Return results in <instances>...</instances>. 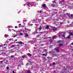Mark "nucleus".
I'll list each match as a JSON object with an SVG mask.
<instances>
[{
    "label": "nucleus",
    "instance_id": "60",
    "mask_svg": "<svg viewBox=\"0 0 73 73\" xmlns=\"http://www.w3.org/2000/svg\"><path fill=\"white\" fill-rule=\"evenodd\" d=\"M71 45H73V42L71 43Z\"/></svg>",
    "mask_w": 73,
    "mask_h": 73
},
{
    "label": "nucleus",
    "instance_id": "39",
    "mask_svg": "<svg viewBox=\"0 0 73 73\" xmlns=\"http://www.w3.org/2000/svg\"><path fill=\"white\" fill-rule=\"evenodd\" d=\"M9 69V67H7V69Z\"/></svg>",
    "mask_w": 73,
    "mask_h": 73
},
{
    "label": "nucleus",
    "instance_id": "1",
    "mask_svg": "<svg viewBox=\"0 0 73 73\" xmlns=\"http://www.w3.org/2000/svg\"><path fill=\"white\" fill-rule=\"evenodd\" d=\"M57 42H58V43H60L59 44V48H60L61 46H62L63 44H62V43H61V42H63V40H58Z\"/></svg>",
    "mask_w": 73,
    "mask_h": 73
},
{
    "label": "nucleus",
    "instance_id": "64",
    "mask_svg": "<svg viewBox=\"0 0 73 73\" xmlns=\"http://www.w3.org/2000/svg\"><path fill=\"white\" fill-rule=\"evenodd\" d=\"M17 50H19V49H17Z\"/></svg>",
    "mask_w": 73,
    "mask_h": 73
},
{
    "label": "nucleus",
    "instance_id": "35",
    "mask_svg": "<svg viewBox=\"0 0 73 73\" xmlns=\"http://www.w3.org/2000/svg\"><path fill=\"white\" fill-rule=\"evenodd\" d=\"M62 37H65V35H62Z\"/></svg>",
    "mask_w": 73,
    "mask_h": 73
},
{
    "label": "nucleus",
    "instance_id": "23",
    "mask_svg": "<svg viewBox=\"0 0 73 73\" xmlns=\"http://www.w3.org/2000/svg\"><path fill=\"white\" fill-rule=\"evenodd\" d=\"M22 58H25V56L24 55L23 56H22Z\"/></svg>",
    "mask_w": 73,
    "mask_h": 73
},
{
    "label": "nucleus",
    "instance_id": "40",
    "mask_svg": "<svg viewBox=\"0 0 73 73\" xmlns=\"http://www.w3.org/2000/svg\"><path fill=\"white\" fill-rule=\"evenodd\" d=\"M44 50L45 52H46V51H47V49H45Z\"/></svg>",
    "mask_w": 73,
    "mask_h": 73
},
{
    "label": "nucleus",
    "instance_id": "52",
    "mask_svg": "<svg viewBox=\"0 0 73 73\" xmlns=\"http://www.w3.org/2000/svg\"><path fill=\"white\" fill-rule=\"evenodd\" d=\"M65 7V5H64L63 7H62V8H64V7Z\"/></svg>",
    "mask_w": 73,
    "mask_h": 73
},
{
    "label": "nucleus",
    "instance_id": "34",
    "mask_svg": "<svg viewBox=\"0 0 73 73\" xmlns=\"http://www.w3.org/2000/svg\"><path fill=\"white\" fill-rule=\"evenodd\" d=\"M0 62L1 63H3V61H0Z\"/></svg>",
    "mask_w": 73,
    "mask_h": 73
},
{
    "label": "nucleus",
    "instance_id": "7",
    "mask_svg": "<svg viewBox=\"0 0 73 73\" xmlns=\"http://www.w3.org/2000/svg\"><path fill=\"white\" fill-rule=\"evenodd\" d=\"M31 3H29L27 5L28 6H29V7H31V6H32V5L31 6Z\"/></svg>",
    "mask_w": 73,
    "mask_h": 73
},
{
    "label": "nucleus",
    "instance_id": "31",
    "mask_svg": "<svg viewBox=\"0 0 73 73\" xmlns=\"http://www.w3.org/2000/svg\"><path fill=\"white\" fill-rule=\"evenodd\" d=\"M56 22H55L53 23V24H56Z\"/></svg>",
    "mask_w": 73,
    "mask_h": 73
},
{
    "label": "nucleus",
    "instance_id": "36",
    "mask_svg": "<svg viewBox=\"0 0 73 73\" xmlns=\"http://www.w3.org/2000/svg\"><path fill=\"white\" fill-rule=\"evenodd\" d=\"M40 45L41 46H43V45H44L43 44H41Z\"/></svg>",
    "mask_w": 73,
    "mask_h": 73
},
{
    "label": "nucleus",
    "instance_id": "29",
    "mask_svg": "<svg viewBox=\"0 0 73 73\" xmlns=\"http://www.w3.org/2000/svg\"><path fill=\"white\" fill-rule=\"evenodd\" d=\"M33 41V40H31L30 41H29V42L30 43H31V42H32Z\"/></svg>",
    "mask_w": 73,
    "mask_h": 73
},
{
    "label": "nucleus",
    "instance_id": "14",
    "mask_svg": "<svg viewBox=\"0 0 73 73\" xmlns=\"http://www.w3.org/2000/svg\"><path fill=\"white\" fill-rule=\"evenodd\" d=\"M49 42H50V44H52V39L50 40Z\"/></svg>",
    "mask_w": 73,
    "mask_h": 73
},
{
    "label": "nucleus",
    "instance_id": "21",
    "mask_svg": "<svg viewBox=\"0 0 73 73\" xmlns=\"http://www.w3.org/2000/svg\"><path fill=\"white\" fill-rule=\"evenodd\" d=\"M27 73H31V71L29 70H28L27 72Z\"/></svg>",
    "mask_w": 73,
    "mask_h": 73
},
{
    "label": "nucleus",
    "instance_id": "48",
    "mask_svg": "<svg viewBox=\"0 0 73 73\" xmlns=\"http://www.w3.org/2000/svg\"><path fill=\"white\" fill-rule=\"evenodd\" d=\"M36 25H38V24H35Z\"/></svg>",
    "mask_w": 73,
    "mask_h": 73
},
{
    "label": "nucleus",
    "instance_id": "59",
    "mask_svg": "<svg viewBox=\"0 0 73 73\" xmlns=\"http://www.w3.org/2000/svg\"><path fill=\"white\" fill-rule=\"evenodd\" d=\"M39 13H41V12L40 11V12H39Z\"/></svg>",
    "mask_w": 73,
    "mask_h": 73
},
{
    "label": "nucleus",
    "instance_id": "19",
    "mask_svg": "<svg viewBox=\"0 0 73 73\" xmlns=\"http://www.w3.org/2000/svg\"><path fill=\"white\" fill-rule=\"evenodd\" d=\"M5 38H7V37H8V35H5Z\"/></svg>",
    "mask_w": 73,
    "mask_h": 73
},
{
    "label": "nucleus",
    "instance_id": "27",
    "mask_svg": "<svg viewBox=\"0 0 73 73\" xmlns=\"http://www.w3.org/2000/svg\"><path fill=\"white\" fill-rule=\"evenodd\" d=\"M52 52H53V51H50L49 52V53H50V54H52Z\"/></svg>",
    "mask_w": 73,
    "mask_h": 73
},
{
    "label": "nucleus",
    "instance_id": "5",
    "mask_svg": "<svg viewBox=\"0 0 73 73\" xmlns=\"http://www.w3.org/2000/svg\"><path fill=\"white\" fill-rule=\"evenodd\" d=\"M57 29L55 27H54L52 29V30L53 31H56L57 30Z\"/></svg>",
    "mask_w": 73,
    "mask_h": 73
},
{
    "label": "nucleus",
    "instance_id": "17",
    "mask_svg": "<svg viewBox=\"0 0 73 73\" xmlns=\"http://www.w3.org/2000/svg\"><path fill=\"white\" fill-rule=\"evenodd\" d=\"M11 58H14V57H15V56H13V55H11Z\"/></svg>",
    "mask_w": 73,
    "mask_h": 73
},
{
    "label": "nucleus",
    "instance_id": "3",
    "mask_svg": "<svg viewBox=\"0 0 73 73\" xmlns=\"http://www.w3.org/2000/svg\"><path fill=\"white\" fill-rule=\"evenodd\" d=\"M59 48V47H57V48H56L54 49L57 52H59V49H58Z\"/></svg>",
    "mask_w": 73,
    "mask_h": 73
},
{
    "label": "nucleus",
    "instance_id": "9",
    "mask_svg": "<svg viewBox=\"0 0 73 73\" xmlns=\"http://www.w3.org/2000/svg\"><path fill=\"white\" fill-rule=\"evenodd\" d=\"M17 43H18V44H21V45L23 44V42H17Z\"/></svg>",
    "mask_w": 73,
    "mask_h": 73
},
{
    "label": "nucleus",
    "instance_id": "53",
    "mask_svg": "<svg viewBox=\"0 0 73 73\" xmlns=\"http://www.w3.org/2000/svg\"><path fill=\"white\" fill-rule=\"evenodd\" d=\"M13 73H15V71H13Z\"/></svg>",
    "mask_w": 73,
    "mask_h": 73
},
{
    "label": "nucleus",
    "instance_id": "45",
    "mask_svg": "<svg viewBox=\"0 0 73 73\" xmlns=\"http://www.w3.org/2000/svg\"><path fill=\"white\" fill-rule=\"evenodd\" d=\"M61 5L62 6L64 5V4H61Z\"/></svg>",
    "mask_w": 73,
    "mask_h": 73
},
{
    "label": "nucleus",
    "instance_id": "32",
    "mask_svg": "<svg viewBox=\"0 0 73 73\" xmlns=\"http://www.w3.org/2000/svg\"><path fill=\"white\" fill-rule=\"evenodd\" d=\"M25 36H28V34H27L26 35H25Z\"/></svg>",
    "mask_w": 73,
    "mask_h": 73
},
{
    "label": "nucleus",
    "instance_id": "12",
    "mask_svg": "<svg viewBox=\"0 0 73 73\" xmlns=\"http://www.w3.org/2000/svg\"><path fill=\"white\" fill-rule=\"evenodd\" d=\"M52 56H53V57H55V56H57V54H52Z\"/></svg>",
    "mask_w": 73,
    "mask_h": 73
},
{
    "label": "nucleus",
    "instance_id": "62",
    "mask_svg": "<svg viewBox=\"0 0 73 73\" xmlns=\"http://www.w3.org/2000/svg\"><path fill=\"white\" fill-rule=\"evenodd\" d=\"M6 73H9V72H6Z\"/></svg>",
    "mask_w": 73,
    "mask_h": 73
},
{
    "label": "nucleus",
    "instance_id": "10",
    "mask_svg": "<svg viewBox=\"0 0 73 73\" xmlns=\"http://www.w3.org/2000/svg\"><path fill=\"white\" fill-rule=\"evenodd\" d=\"M51 5L52 7H55L56 6V5L53 4H51Z\"/></svg>",
    "mask_w": 73,
    "mask_h": 73
},
{
    "label": "nucleus",
    "instance_id": "11",
    "mask_svg": "<svg viewBox=\"0 0 73 73\" xmlns=\"http://www.w3.org/2000/svg\"><path fill=\"white\" fill-rule=\"evenodd\" d=\"M49 26L48 25H47L46 27V29H49Z\"/></svg>",
    "mask_w": 73,
    "mask_h": 73
},
{
    "label": "nucleus",
    "instance_id": "30",
    "mask_svg": "<svg viewBox=\"0 0 73 73\" xmlns=\"http://www.w3.org/2000/svg\"><path fill=\"white\" fill-rule=\"evenodd\" d=\"M23 33H20V35L21 36H22V35H23Z\"/></svg>",
    "mask_w": 73,
    "mask_h": 73
},
{
    "label": "nucleus",
    "instance_id": "47",
    "mask_svg": "<svg viewBox=\"0 0 73 73\" xmlns=\"http://www.w3.org/2000/svg\"><path fill=\"white\" fill-rule=\"evenodd\" d=\"M15 27L16 28H17V26H15Z\"/></svg>",
    "mask_w": 73,
    "mask_h": 73
},
{
    "label": "nucleus",
    "instance_id": "56",
    "mask_svg": "<svg viewBox=\"0 0 73 73\" xmlns=\"http://www.w3.org/2000/svg\"><path fill=\"white\" fill-rule=\"evenodd\" d=\"M46 16H47L45 15V16H44V17H46Z\"/></svg>",
    "mask_w": 73,
    "mask_h": 73
},
{
    "label": "nucleus",
    "instance_id": "57",
    "mask_svg": "<svg viewBox=\"0 0 73 73\" xmlns=\"http://www.w3.org/2000/svg\"><path fill=\"white\" fill-rule=\"evenodd\" d=\"M34 21H36V20H35V19H34Z\"/></svg>",
    "mask_w": 73,
    "mask_h": 73
},
{
    "label": "nucleus",
    "instance_id": "37",
    "mask_svg": "<svg viewBox=\"0 0 73 73\" xmlns=\"http://www.w3.org/2000/svg\"><path fill=\"white\" fill-rule=\"evenodd\" d=\"M53 65H55V63L54 62H53L52 63Z\"/></svg>",
    "mask_w": 73,
    "mask_h": 73
},
{
    "label": "nucleus",
    "instance_id": "50",
    "mask_svg": "<svg viewBox=\"0 0 73 73\" xmlns=\"http://www.w3.org/2000/svg\"><path fill=\"white\" fill-rule=\"evenodd\" d=\"M8 28H10V26H8Z\"/></svg>",
    "mask_w": 73,
    "mask_h": 73
},
{
    "label": "nucleus",
    "instance_id": "22",
    "mask_svg": "<svg viewBox=\"0 0 73 73\" xmlns=\"http://www.w3.org/2000/svg\"><path fill=\"white\" fill-rule=\"evenodd\" d=\"M66 70V69H65V67H63V70L64 71H65Z\"/></svg>",
    "mask_w": 73,
    "mask_h": 73
},
{
    "label": "nucleus",
    "instance_id": "55",
    "mask_svg": "<svg viewBox=\"0 0 73 73\" xmlns=\"http://www.w3.org/2000/svg\"><path fill=\"white\" fill-rule=\"evenodd\" d=\"M21 25V24H19V26H20V25Z\"/></svg>",
    "mask_w": 73,
    "mask_h": 73
},
{
    "label": "nucleus",
    "instance_id": "8",
    "mask_svg": "<svg viewBox=\"0 0 73 73\" xmlns=\"http://www.w3.org/2000/svg\"><path fill=\"white\" fill-rule=\"evenodd\" d=\"M15 46H17V45H11V48H14V47H15Z\"/></svg>",
    "mask_w": 73,
    "mask_h": 73
},
{
    "label": "nucleus",
    "instance_id": "41",
    "mask_svg": "<svg viewBox=\"0 0 73 73\" xmlns=\"http://www.w3.org/2000/svg\"><path fill=\"white\" fill-rule=\"evenodd\" d=\"M9 31H10V32H11V29H9Z\"/></svg>",
    "mask_w": 73,
    "mask_h": 73
},
{
    "label": "nucleus",
    "instance_id": "25",
    "mask_svg": "<svg viewBox=\"0 0 73 73\" xmlns=\"http://www.w3.org/2000/svg\"><path fill=\"white\" fill-rule=\"evenodd\" d=\"M42 55L43 56H46V55H47V53H46V54H43Z\"/></svg>",
    "mask_w": 73,
    "mask_h": 73
},
{
    "label": "nucleus",
    "instance_id": "6",
    "mask_svg": "<svg viewBox=\"0 0 73 73\" xmlns=\"http://www.w3.org/2000/svg\"><path fill=\"white\" fill-rule=\"evenodd\" d=\"M42 6L43 8H46V5L45 4H43Z\"/></svg>",
    "mask_w": 73,
    "mask_h": 73
},
{
    "label": "nucleus",
    "instance_id": "46",
    "mask_svg": "<svg viewBox=\"0 0 73 73\" xmlns=\"http://www.w3.org/2000/svg\"><path fill=\"white\" fill-rule=\"evenodd\" d=\"M55 14H57V12H55L54 13Z\"/></svg>",
    "mask_w": 73,
    "mask_h": 73
},
{
    "label": "nucleus",
    "instance_id": "63",
    "mask_svg": "<svg viewBox=\"0 0 73 73\" xmlns=\"http://www.w3.org/2000/svg\"><path fill=\"white\" fill-rule=\"evenodd\" d=\"M16 36H15H15H14V37H15Z\"/></svg>",
    "mask_w": 73,
    "mask_h": 73
},
{
    "label": "nucleus",
    "instance_id": "43",
    "mask_svg": "<svg viewBox=\"0 0 73 73\" xmlns=\"http://www.w3.org/2000/svg\"><path fill=\"white\" fill-rule=\"evenodd\" d=\"M17 45V46H18V47L20 46V45H19V44H18V45Z\"/></svg>",
    "mask_w": 73,
    "mask_h": 73
},
{
    "label": "nucleus",
    "instance_id": "4",
    "mask_svg": "<svg viewBox=\"0 0 73 73\" xmlns=\"http://www.w3.org/2000/svg\"><path fill=\"white\" fill-rule=\"evenodd\" d=\"M67 69H70V70H72V67H69L68 66H67Z\"/></svg>",
    "mask_w": 73,
    "mask_h": 73
},
{
    "label": "nucleus",
    "instance_id": "13",
    "mask_svg": "<svg viewBox=\"0 0 73 73\" xmlns=\"http://www.w3.org/2000/svg\"><path fill=\"white\" fill-rule=\"evenodd\" d=\"M27 55H28V56H32V54L29 53H28L27 54Z\"/></svg>",
    "mask_w": 73,
    "mask_h": 73
},
{
    "label": "nucleus",
    "instance_id": "42",
    "mask_svg": "<svg viewBox=\"0 0 73 73\" xmlns=\"http://www.w3.org/2000/svg\"><path fill=\"white\" fill-rule=\"evenodd\" d=\"M52 3H55V1H52Z\"/></svg>",
    "mask_w": 73,
    "mask_h": 73
},
{
    "label": "nucleus",
    "instance_id": "24",
    "mask_svg": "<svg viewBox=\"0 0 73 73\" xmlns=\"http://www.w3.org/2000/svg\"><path fill=\"white\" fill-rule=\"evenodd\" d=\"M61 1H62V2H64V0H62L61 1H59V3H61Z\"/></svg>",
    "mask_w": 73,
    "mask_h": 73
},
{
    "label": "nucleus",
    "instance_id": "15",
    "mask_svg": "<svg viewBox=\"0 0 73 73\" xmlns=\"http://www.w3.org/2000/svg\"><path fill=\"white\" fill-rule=\"evenodd\" d=\"M69 35L70 36H73V33H70Z\"/></svg>",
    "mask_w": 73,
    "mask_h": 73
},
{
    "label": "nucleus",
    "instance_id": "38",
    "mask_svg": "<svg viewBox=\"0 0 73 73\" xmlns=\"http://www.w3.org/2000/svg\"><path fill=\"white\" fill-rule=\"evenodd\" d=\"M53 10H55V11H56V10H57L56 9H52V11H53Z\"/></svg>",
    "mask_w": 73,
    "mask_h": 73
},
{
    "label": "nucleus",
    "instance_id": "28",
    "mask_svg": "<svg viewBox=\"0 0 73 73\" xmlns=\"http://www.w3.org/2000/svg\"><path fill=\"white\" fill-rule=\"evenodd\" d=\"M62 24H63V23H62V22L60 23V25H62Z\"/></svg>",
    "mask_w": 73,
    "mask_h": 73
},
{
    "label": "nucleus",
    "instance_id": "51",
    "mask_svg": "<svg viewBox=\"0 0 73 73\" xmlns=\"http://www.w3.org/2000/svg\"><path fill=\"white\" fill-rule=\"evenodd\" d=\"M28 31H31V29H29V30H28Z\"/></svg>",
    "mask_w": 73,
    "mask_h": 73
},
{
    "label": "nucleus",
    "instance_id": "33",
    "mask_svg": "<svg viewBox=\"0 0 73 73\" xmlns=\"http://www.w3.org/2000/svg\"><path fill=\"white\" fill-rule=\"evenodd\" d=\"M11 53H13V52H14V51L13 50H12L11 51Z\"/></svg>",
    "mask_w": 73,
    "mask_h": 73
},
{
    "label": "nucleus",
    "instance_id": "54",
    "mask_svg": "<svg viewBox=\"0 0 73 73\" xmlns=\"http://www.w3.org/2000/svg\"><path fill=\"white\" fill-rule=\"evenodd\" d=\"M68 23H69V21H67Z\"/></svg>",
    "mask_w": 73,
    "mask_h": 73
},
{
    "label": "nucleus",
    "instance_id": "61",
    "mask_svg": "<svg viewBox=\"0 0 73 73\" xmlns=\"http://www.w3.org/2000/svg\"><path fill=\"white\" fill-rule=\"evenodd\" d=\"M26 29L27 30H28H28H29V29Z\"/></svg>",
    "mask_w": 73,
    "mask_h": 73
},
{
    "label": "nucleus",
    "instance_id": "26",
    "mask_svg": "<svg viewBox=\"0 0 73 73\" xmlns=\"http://www.w3.org/2000/svg\"><path fill=\"white\" fill-rule=\"evenodd\" d=\"M41 27L40 26L39 28V31H41Z\"/></svg>",
    "mask_w": 73,
    "mask_h": 73
},
{
    "label": "nucleus",
    "instance_id": "16",
    "mask_svg": "<svg viewBox=\"0 0 73 73\" xmlns=\"http://www.w3.org/2000/svg\"><path fill=\"white\" fill-rule=\"evenodd\" d=\"M35 33H41L42 32H40V33H38L37 31H36L35 32Z\"/></svg>",
    "mask_w": 73,
    "mask_h": 73
},
{
    "label": "nucleus",
    "instance_id": "18",
    "mask_svg": "<svg viewBox=\"0 0 73 73\" xmlns=\"http://www.w3.org/2000/svg\"><path fill=\"white\" fill-rule=\"evenodd\" d=\"M70 38V35L68 36L67 37V38L68 39V38Z\"/></svg>",
    "mask_w": 73,
    "mask_h": 73
},
{
    "label": "nucleus",
    "instance_id": "58",
    "mask_svg": "<svg viewBox=\"0 0 73 73\" xmlns=\"http://www.w3.org/2000/svg\"><path fill=\"white\" fill-rule=\"evenodd\" d=\"M50 48H52V46H50Z\"/></svg>",
    "mask_w": 73,
    "mask_h": 73
},
{
    "label": "nucleus",
    "instance_id": "44",
    "mask_svg": "<svg viewBox=\"0 0 73 73\" xmlns=\"http://www.w3.org/2000/svg\"><path fill=\"white\" fill-rule=\"evenodd\" d=\"M28 25H30V23H28Z\"/></svg>",
    "mask_w": 73,
    "mask_h": 73
},
{
    "label": "nucleus",
    "instance_id": "20",
    "mask_svg": "<svg viewBox=\"0 0 73 73\" xmlns=\"http://www.w3.org/2000/svg\"><path fill=\"white\" fill-rule=\"evenodd\" d=\"M56 37V35H55L54 36H52V39L54 38H55V37Z\"/></svg>",
    "mask_w": 73,
    "mask_h": 73
},
{
    "label": "nucleus",
    "instance_id": "2",
    "mask_svg": "<svg viewBox=\"0 0 73 73\" xmlns=\"http://www.w3.org/2000/svg\"><path fill=\"white\" fill-rule=\"evenodd\" d=\"M2 54L4 55H5V56H8V54L7 51H5V52H2Z\"/></svg>",
    "mask_w": 73,
    "mask_h": 73
},
{
    "label": "nucleus",
    "instance_id": "49",
    "mask_svg": "<svg viewBox=\"0 0 73 73\" xmlns=\"http://www.w3.org/2000/svg\"><path fill=\"white\" fill-rule=\"evenodd\" d=\"M21 58V57H20V56H19L18 57V58Z\"/></svg>",
    "mask_w": 73,
    "mask_h": 73
}]
</instances>
